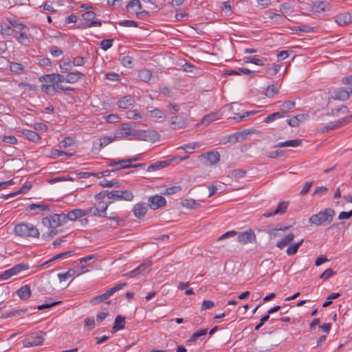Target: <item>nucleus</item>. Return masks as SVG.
I'll return each instance as SVG.
<instances>
[{
  "mask_svg": "<svg viewBox=\"0 0 352 352\" xmlns=\"http://www.w3.org/2000/svg\"><path fill=\"white\" fill-rule=\"evenodd\" d=\"M302 242L303 239H301L299 242L289 246L286 250L287 255L292 256L295 254L297 252L300 246L302 245Z\"/></svg>",
  "mask_w": 352,
  "mask_h": 352,
  "instance_id": "4c0bfd02",
  "label": "nucleus"
},
{
  "mask_svg": "<svg viewBox=\"0 0 352 352\" xmlns=\"http://www.w3.org/2000/svg\"><path fill=\"white\" fill-rule=\"evenodd\" d=\"M148 207L146 204L138 203L133 207V212L135 217L138 219L142 218L146 213Z\"/></svg>",
  "mask_w": 352,
  "mask_h": 352,
  "instance_id": "dca6fc26",
  "label": "nucleus"
},
{
  "mask_svg": "<svg viewBox=\"0 0 352 352\" xmlns=\"http://www.w3.org/2000/svg\"><path fill=\"white\" fill-rule=\"evenodd\" d=\"M218 118V116H217V113H210V114H208L206 116H205L202 120H201V122L203 124H208L209 123L217 120Z\"/></svg>",
  "mask_w": 352,
  "mask_h": 352,
  "instance_id": "79ce46f5",
  "label": "nucleus"
},
{
  "mask_svg": "<svg viewBox=\"0 0 352 352\" xmlns=\"http://www.w3.org/2000/svg\"><path fill=\"white\" fill-rule=\"evenodd\" d=\"M50 52L54 57L60 56L63 54V52L57 46H52L50 49Z\"/></svg>",
  "mask_w": 352,
  "mask_h": 352,
  "instance_id": "4d7b16f0",
  "label": "nucleus"
},
{
  "mask_svg": "<svg viewBox=\"0 0 352 352\" xmlns=\"http://www.w3.org/2000/svg\"><path fill=\"white\" fill-rule=\"evenodd\" d=\"M116 140H117V138H116V135H115L112 138L104 137V138H103L102 139L100 140V148L106 146L109 143H111V142H113V141H114Z\"/></svg>",
  "mask_w": 352,
  "mask_h": 352,
  "instance_id": "13d9d810",
  "label": "nucleus"
},
{
  "mask_svg": "<svg viewBox=\"0 0 352 352\" xmlns=\"http://www.w3.org/2000/svg\"><path fill=\"white\" fill-rule=\"evenodd\" d=\"M133 129L129 123H122L120 126V129L115 133L116 138L121 139L124 138L127 140H132L131 133Z\"/></svg>",
  "mask_w": 352,
  "mask_h": 352,
  "instance_id": "1a4fd4ad",
  "label": "nucleus"
},
{
  "mask_svg": "<svg viewBox=\"0 0 352 352\" xmlns=\"http://www.w3.org/2000/svg\"><path fill=\"white\" fill-rule=\"evenodd\" d=\"M74 67L73 60H70L69 59H65L61 64H60V68L62 73L67 72L68 70L72 69Z\"/></svg>",
  "mask_w": 352,
  "mask_h": 352,
  "instance_id": "e433bc0d",
  "label": "nucleus"
},
{
  "mask_svg": "<svg viewBox=\"0 0 352 352\" xmlns=\"http://www.w3.org/2000/svg\"><path fill=\"white\" fill-rule=\"evenodd\" d=\"M27 30H22L21 32H16L15 38L16 41L21 45H28L30 43V39L29 38Z\"/></svg>",
  "mask_w": 352,
  "mask_h": 352,
  "instance_id": "6ab92c4d",
  "label": "nucleus"
},
{
  "mask_svg": "<svg viewBox=\"0 0 352 352\" xmlns=\"http://www.w3.org/2000/svg\"><path fill=\"white\" fill-rule=\"evenodd\" d=\"M85 74L80 72H68L67 74V82L73 84L78 82Z\"/></svg>",
  "mask_w": 352,
  "mask_h": 352,
  "instance_id": "412c9836",
  "label": "nucleus"
},
{
  "mask_svg": "<svg viewBox=\"0 0 352 352\" xmlns=\"http://www.w3.org/2000/svg\"><path fill=\"white\" fill-rule=\"evenodd\" d=\"M278 93V89L274 85H269L265 89V95L268 98H272Z\"/></svg>",
  "mask_w": 352,
  "mask_h": 352,
  "instance_id": "c03bdc74",
  "label": "nucleus"
},
{
  "mask_svg": "<svg viewBox=\"0 0 352 352\" xmlns=\"http://www.w3.org/2000/svg\"><path fill=\"white\" fill-rule=\"evenodd\" d=\"M181 204L184 207H186L189 209H196L201 207V204L192 199H183L181 202Z\"/></svg>",
  "mask_w": 352,
  "mask_h": 352,
  "instance_id": "5701e85b",
  "label": "nucleus"
},
{
  "mask_svg": "<svg viewBox=\"0 0 352 352\" xmlns=\"http://www.w3.org/2000/svg\"><path fill=\"white\" fill-rule=\"evenodd\" d=\"M168 165V162L166 161H160L157 162L154 164H152L149 165L147 168V170L148 172L156 170L158 169H160L162 168H164Z\"/></svg>",
  "mask_w": 352,
  "mask_h": 352,
  "instance_id": "c9c22d12",
  "label": "nucleus"
},
{
  "mask_svg": "<svg viewBox=\"0 0 352 352\" xmlns=\"http://www.w3.org/2000/svg\"><path fill=\"white\" fill-rule=\"evenodd\" d=\"M27 209L28 210H36L35 212L37 214L38 211H43V210H50V206L47 205H43V204H30Z\"/></svg>",
  "mask_w": 352,
  "mask_h": 352,
  "instance_id": "72a5a7b5",
  "label": "nucleus"
},
{
  "mask_svg": "<svg viewBox=\"0 0 352 352\" xmlns=\"http://www.w3.org/2000/svg\"><path fill=\"white\" fill-rule=\"evenodd\" d=\"M181 190H182V188L180 186H172V187H170V188H167L165 190V192H164V195H174V194L179 192Z\"/></svg>",
  "mask_w": 352,
  "mask_h": 352,
  "instance_id": "5fc2aeb1",
  "label": "nucleus"
},
{
  "mask_svg": "<svg viewBox=\"0 0 352 352\" xmlns=\"http://www.w3.org/2000/svg\"><path fill=\"white\" fill-rule=\"evenodd\" d=\"M285 151H282V150H276V151H271L268 154V157L270 158H276L278 157L285 156Z\"/></svg>",
  "mask_w": 352,
  "mask_h": 352,
  "instance_id": "338daca9",
  "label": "nucleus"
},
{
  "mask_svg": "<svg viewBox=\"0 0 352 352\" xmlns=\"http://www.w3.org/2000/svg\"><path fill=\"white\" fill-rule=\"evenodd\" d=\"M125 320L124 318L121 316H118L114 322V325L112 328L113 332H116L119 330L124 328Z\"/></svg>",
  "mask_w": 352,
  "mask_h": 352,
  "instance_id": "c85d7f7f",
  "label": "nucleus"
},
{
  "mask_svg": "<svg viewBox=\"0 0 352 352\" xmlns=\"http://www.w3.org/2000/svg\"><path fill=\"white\" fill-rule=\"evenodd\" d=\"M199 158H204L208 162V165H214L220 160V155L216 151H209L199 156Z\"/></svg>",
  "mask_w": 352,
  "mask_h": 352,
  "instance_id": "f8f14e48",
  "label": "nucleus"
},
{
  "mask_svg": "<svg viewBox=\"0 0 352 352\" xmlns=\"http://www.w3.org/2000/svg\"><path fill=\"white\" fill-rule=\"evenodd\" d=\"M41 89L43 92H45V94H47L48 95H50V96L55 95V93H54V89H52V87L51 86V85L50 83L47 85H45V84L41 85Z\"/></svg>",
  "mask_w": 352,
  "mask_h": 352,
  "instance_id": "603ef678",
  "label": "nucleus"
},
{
  "mask_svg": "<svg viewBox=\"0 0 352 352\" xmlns=\"http://www.w3.org/2000/svg\"><path fill=\"white\" fill-rule=\"evenodd\" d=\"M96 14L93 11H87L82 14L83 19L87 21H90V22L83 23L81 25V28H87L91 27H100L102 23L100 21H94Z\"/></svg>",
  "mask_w": 352,
  "mask_h": 352,
  "instance_id": "0eeeda50",
  "label": "nucleus"
},
{
  "mask_svg": "<svg viewBox=\"0 0 352 352\" xmlns=\"http://www.w3.org/2000/svg\"><path fill=\"white\" fill-rule=\"evenodd\" d=\"M0 32L3 35L10 36L13 34L14 30L7 24L1 25Z\"/></svg>",
  "mask_w": 352,
  "mask_h": 352,
  "instance_id": "de8ad7c7",
  "label": "nucleus"
},
{
  "mask_svg": "<svg viewBox=\"0 0 352 352\" xmlns=\"http://www.w3.org/2000/svg\"><path fill=\"white\" fill-rule=\"evenodd\" d=\"M39 81L41 82H46L47 83H50L51 86L52 87V89H54V93L57 94L60 91H74L75 89L69 87H65L63 85L56 82V79L52 78L50 75L46 74L44 76H42L39 77Z\"/></svg>",
  "mask_w": 352,
  "mask_h": 352,
  "instance_id": "39448f33",
  "label": "nucleus"
},
{
  "mask_svg": "<svg viewBox=\"0 0 352 352\" xmlns=\"http://www.w3.org/2000/svg\"><path fill=\"white\" fill-rule=\"evenodd\" d=\"M335 21L339 26H343L350 23L352 17L349 12L340 13L335 16Z\"/></svg>",
  "mask_w": 352,
  "mask_h": 352,
  "instance_id": "2eb2a0df",
  "label": "nucleus"
},
{
  "mask_svg": "<svg viewBox=\"0 0 352 352\" xmlns=\"http://www.w3.org/2000/svg\"><path fill=\"white\" fill-rule=\"evenodd\" d=\"M148 204L151 209L157 210L164 206L166 204V201L164 197L155 195L148 198Z\"/></svg>",
  "mask_w": 352,
  "mask_h": 352,
  "instance_id": "ddd939ff",
  "label": "nucleus"
},
{
  "mask_svg": "<svg viewBox=\"0 0 352 352\" xmlns=\"http://www.w3.org/2000/svg\"><path fill=\"white\" fill-rule=\"evenodd\" d=\"M245 63H250L256 65H263V60L254 57H245L244 58Z\"/></svg>",
  "mask_w": 352,
  "mask_h": 352,
  "instance_id": "09e8293b",
  "label": "nucleus"
},
{
  "mask_svg": "<svg viewBox=\"0 0 352 352\" xmlns=\"http://www.w3.org/2000/svg\"><path fill=\"white\" fill-rule=\"evenodd\" d=\"M350 94H352V87H349L347 89H338L334 91L333 98L335 100H346L349 98Z\"/></svg>",
  "mask_w": 352,
  "mask_h": 352,
  "instance_id": "4468645a",
  "label": "nucleus"
},
{
  "mask_svg": "<svg viewBox=\"0 0 352 352\" xmlns=\"http://www.w3.org/2000/svg\"><path fill=\"white\" fill-rule=\"evenodd\" d=\"M126 116L129 119L137 120L141 118V116L138 113V110L128 111H126Z\"/></svg>",
  "mask_w": 352,
  "mask_h": 352,
  "instance_id": "864d4df0",
  "label": "nucleus"
},
{
  "mask_svg": "<svg viewBox=\"0 0 352 352\" xmlns=\"http://www.w3.org/2000/svg\"><path fill=\"white\" fill-rule=\"evenodd\" d=\"M294 238V234L291 233L286 236H285L283 239H282L280 241L277 242L276 246L280 249H283L285 247H286L287 245H289Z\"/></svg>",
  "mask_w": 352,
  "mask_h": 352,
  "instance_id": "cd10ccee",
  "label": "nucleus"
},
{
  "mask_svg": "<svg viewBox=\"0 0 352 352\" xmlns=\"http://www.w3.org/2000/svg\"><path fill=\"white\" fill-rule=\"evenodd\" d=\"M133 195L129 190H112L109 196V199L131 201Z\"/></svg>",
  "mask_w": 352,
  "mask_h": 352,
  "instance_id": "9b49d317",
  "label": "nucleus"
},
{
  "mask_svg": "<svg viewBox=\"0 0 352 352\" xmlns=\"http://www.w3.org/2000/svg\"><path fill=\"white\" fill-rule=\"evenodd\" d=\"M14 232L16 235L21 237H38L39 232L38 229L30 223H19L15 226Z\"/></svg>",
  "mask_w": 352,
  "mask_h": 352,
  "instance_id": "f257e3e1",
  "label": "nucleus"
},
{
  "mask_svg": "<svg viewBox=\"0 0 352 352\" xmlns=\"http://www.w3.org/2000/svg\"><path fill=\"white\" fill-rule=\"evenodd\" d=\"M246 174V171L243 169H236L232 170V176L234 178H242Z\"/></svg>",
  "mask_w": 352,
  "mask_h": 352,
  "instance_id": "680f3d73",
  "label": "nucleus"
},
{
  "mask_svg": "<svg viewBox=\"0 0 352 352\" xmlns=\"http://www.w3.org/2000/svg\"><path fill=\"white\" fill-rule=\"evenodd\" d=\"M16 293L21 299L26 300L31 296V289L28 285H25L19 288Z\"/></svg>",
  "mask_w": 352,
  "mask_h": 352,
  "instance_id": "4be33fe9",
  "label": "nucleus"
},
{
  "mask_svg": "<svg viewBox=\"0 0 352 352\" xmlns=\"http://www.w3.org/2000/svg\"><path fill=\"white\" fill-rule=\"evenodd\" d=\"M296 103L292 100H287L283 102V104L280 106V109L281 112H283L285 116H287V111L295 107Z\"/></svg>",
  "mask_w": 352,
  "mask_h": 352,
  "instance_id": "2f4dec72",
  "label": "nucleus"
},
{
  "mask_svg": "<svg viewBox=\"0 0 352 352\" xmlns=\"http://www.w3.org/2000/svg\"><path fill=\"white\" fill-rule=\"evenodd\" d=\"M214 306V303L212 300H204L201 307V311L210 309Z\"/></svg>",
  "mask_w": 352,
  "mask_h": 352,
  "instance_id": "0e129e2a",
  "label": "nucleus"
},
{
  "mask_svg": "<svg viewBox=\"0 0 352 352\" xmlns=\"http://www.w3.org/2000/svg\"><path fill=\"white\" fill-rule=\"evenodd\" d=\"M2 141L10 144H15L17 142L16 138L12 135L3 136Z\"/></svg>",
  "mask_w": 352,
  "mask_h": 352,
  "instance_id": "69168bd1",
  "label": "nucleus"
},
{
  "mask_svg": "<svg viewBox=\"0 0 352 352\" xmlns=\"http://www.w3.org/2000/svg\"><path fill=\"white\" fill-rule=\"evenodd\" d=\"M10 23L14 28L18 29L19 32L24 30H28L25 25L22 23L17 22L16 21H10Z\"/></svg>",
  "mask_w": 352,
  "mask_h": 352,
  "instance_id": "bf43d9fd",
  "label": "nucleus"
},
{
  "mask_svg": "<svg viewBox=\"0 0 352 352\" xmlns=\"http://www.w3.org/2000/svg\"><path fill=\"white\" fill-rule=\"evenodd\" d=\"M45 336L46 333L43 331L34 332L28 335L23 341L24 347L28 348L41 345Z\"/></svg>",
  "mask_w": 352,
  "mask_h": 352,
  "instance_id": "20e7f679",
  "label": "nucleus"
},
{
  "mask_svg": "<svg viewBox=\"0 0 352 352\" xmlns=\"http://www.w3.org/2000/svg\"><path fill=\"white\" fill-rule=\"evenodd\" d=\"M83 217V212L80 209H74L65 214V217L67 221H74L78 218Z\"/></svg>",
  "mask_w": 352,
  "mask_h": 352,
  "instance_id": "b1692460",
  "label": "nucleus"
},
{
  "mask_svg": "<svg viewBox=\"0 0 352 352\" xmlns=\"http://www.w3.org/2000/svg\"><path fill=\"white\" fill-rule=\"evenodd\" d=\"M280 68V66L279 65L274 64V65H272V67H268L267 69L266 72L269 75L273 76V75L276 74L279 71Z\"/></svg>",
  "mask_w": 352,
  "mask_h": 352,
  "instance_id": "e2e57ef3",
  "label": "nucleus"
},
{
  "mask_svg": "<svg viewBox=\"0 0 352 352\" xmlns=\"http://www.w3.org/2000/svg\"><path fill=\"white\" fill-rule=\"evenodd\" d=\"M302 144V140L300 139H294V140H290L286 141V147L287 146H292V147H296L300 146Z\"/></svg>",
  "mask_w": 352,
  "mask_h": 352,
  "instance_id": "774afa93",
  "label": "nucleus"
},
{
  "mask_svg": "<svg viewBox=\"0 0 352 352\" xmlns=\"http://www.w3.org/2000/svg\"><path fill=\"white\" fill-rule=\"evenodd\" d=\"M132 57L129 56H123L120 58L122 65L129 68L132 67Z\"/></svg>",
  "mask_w": 352,
  "mask_h": 352,
  "instance_id": "49530a36",
  "label": "nucleus"
},
{
  "mask_svg": "<svg viewBox=\"0 0 352 352\" xmlns=\"http://www.w3.org/2000/svg\"><path fill=\"white\" fill-rule=\"evenodd\" d=\"M52 78H54V79H56V82H58L60 84L62 85V83L63 82H67V75L64 76L63 74H50Z\"/></svg>",
  "mask_w": 352,
  "mask_h": 352,
  "instance_id": "3c124183",
  "label": "nucleus"
},
{
  "mask_svg": "<svg viewBox=\"0 0 352 352\" xmlns=\"http://www.w3.org/2000/svg\"><path fill=\"white\" fill-rule=\"evenodd\" d=\"M150 116L151 118H165L166 114L163 111H162L157 108H155V109L150 111Z\"/></svg>",
  "mask_w": 352,
  "mask_h": 352,
  "instance_id": "a18cd8bd",
  "label": "nucleus"
},
{
  "mask_svg": "<svg viewBox=\"0 0 352 352\" xmlns=\"http://www.w3.org/2000/svg\"><path fill=\"white\" fill-rule=\"evenodd\" d=\"M138 77L142 81L148 82L152 77V72L147 69H140Z\"/></svg>",
  "mask_w": 352,
  "mask_h": 352,
  "instance_id": "393cba45",
  "label": "nucleus"
},
{
  "mask_svg": "<svg viewBox=\"0 0 352 352\" xmlns=\"http://www.w3.org/2000/svg\"><path fill=\"white\" fill-rule=\"evenodd\" d=\"M284 117H285L284 113L281 112V111H277V112L273 113L267 116L264 119V122L266 123H270V122L274 121L275 120H277V119H279L281 118H284Z\"/></svg>",
  "mask_w": 352,
  "mask_h": 352,
  "instance_id": "473e14b6",
  "label": "nucleus"
},
{
  "mask_svg": "<svg viewBox=\"0 0 352 352\" xmlns=\"http://www.w3.org/2000/svg\"><path fill=\"white\" fill-rule=\"evenodd\" d=\"M197 146V143L191 142L178 148V149H183L187 153H192L195 148Z\"/></svg>",
  "mask_w": 352,
  "mask_h": 352,
  "instance_id": "a19ab883",
  "label": "nucleus"
},
{
  "mask_svg": "<svg viewBox=\"0 0 352 352\" xmlns=\"http://www.w3.org/2000/svg\"><path fill=\"white\" fill-rule=\"evenodd\" d=\"M287 206H288L287 202H285V201L280 202L278 205L277 208H276V210L274 211H273L272 212H265L263 214V216L265 217H272L273 215L278 214H282L284 212H285V211L287 208Z\"/></svg>",
  "mask_w": 352,
  "mask_h": 352,
  "instance_id": "a211bd4d",
  "label": "nucleus"
},
{
  "mask_svg": "<svg viewBox=\"0 0 352 352\" xmlns=\"http://www.w3.org/2000/svg\"><path fill=\"white\" fill-rule=\"evenodd\" d=\"M134 103L135 99L130 95L122 97L117 102L118 107L120 109H127L128 107L133 106Z\"/></svg>",
  "mask_w": 352,
  "mask_h": 352,
  "instance_id": "f3484780",
  "label": "nucleus"
},
{
  "mask_svg": "<svg viewBox=\"0 0 352 352\" xmlns=\"http://www.w3.org/2000/svg\"><path fill=\"white\" fill-rule=\"evenodd\" d=\"M170 124L174 129L184 128L186 125L184 120L178 116H175L171 118Z\"/></svg>",
  "mask_w": 352,
  "mask_h": 352,
  "instance_id": "a878e982",
  "label": "nucleus"
},
{
  "mask_svg": "<svg viewBox=\"0 0 352 352\" xmlns=\"http://www.w3.org/2000/svg\"><path fill=\"white\" fill-rule=\"evenodd\" d=\"M118 165L120 166V168L126 169L129 168H137L144 166V164H130L129 158L122 159L118 160Z\"/></svg>",
  "mask_w": 352,
  "mask_h": 352,
  "instance_id": "bb28decb",
  "label": "nucleus"
},
{
  "mask_svg": "<svg viewBox=\"0 0 352 352\" xmlns=\"http://www.w3.org/2000/svg\"><path fill=\"white\" fill-rule=\"evenodd\" d=\"M119 25L120 26H124V27H135V28H136L138 26V23L135 21H132V20H126V21L120 22Z\"/></svg>",
  "mask_w": 352,
  "mask_h": 352,
  "instance_id": "052dcab7",
  "label": "nucleus"
},
{
  "mask_svg": "<svg viewBox=\"0 0 352 352\" xmlns=\"http://www.w3.org/2000/svg\"><path fill=\"white\" fill-rule=\"evenodd\" d=\"M288 229V227L285 226L284 228H275L270 230L268 234L271 238H275L279 236V231L283 230L285 231Z\"/></svg>",
  "mask_w": 352,
  "mask_h": 352,
  "instance_id": "6e6d98bb",
  "label": "nucleus"
},
{
  "mask_svg": "<svg viewBox=\"0 0 352 352\" xmlns=\"http://www.w3.org/2000/svg\"><path fill=\"white\" fill-rule=\"evenodd\" d=\"M208 332L207 329H201L197 332H195L188 339V342H195L197 339L201 336H205Z\"/></svg>",
  "mask_w": 352,
  "mask_h": 352,
  "instance_id": "ea45409f",
  "label": "nucleus"
},
{
  "mask_svg": "<svg viewBox=\"0 0 352 352\" xmlns=\"http://www.w3.org/2000/svg\"><path fill=\"white\" fill-rule=\"evenodd\" d=\"M67 221L65 214H54L42 219L43 224L51 228H56Z\"/></svg>",
  "mask_w": 352,
  "mask_h": 352,
  "instance_id": "7ed1b4c3",
  "label": "nucleus"
},
{
  "mask_svg": "<svg viewBox=\"0 0 352 352\" xmlns=\"http://www.w3.org/2000/svg\"><path fill=\"white\" fill-rule=\"evenodd\" d=\"M237 239L239 243L247 244L256 242V236L254 232L249 229L248 230L239 233Z\"/></svg>",
  "mask_w": 352,
  "mask_h": 352,
  "instance_id": "6e6552de",
  "label": "nucleus"
},
{
  "mask_svg": "<svg viewBox=\"0 0 352 352\" xmlns=\"http://www.w3.org/2000/svg\"><path fill=\"white\" fill-rule=\"evenodd\" d=\"M23 133L29 140L33 142H37L41 138L39 135L34 131L24 130Z\"/></svg>",
  "mask_w": 352,
  "mask_h": 352,
  "instance_id": "7c9ffc66",
  "label": "nucleus"
},
{
  "mask_svg": "<svg viewBox=\"0 0 352 352\" xmlns=\"http://www.w3.org/2000/svg\"><path fill=\"white\" fill-rule=\"evenodd\" d=\"M330 217V211L329 209H325L316 214H313L309 218V221L317 226L323 224Z\"/></svg>",
  "mask_w": 352,
  "mask_h": 352,
  "instance_id": "9d476101",
  "label": "nucleus"
},
{
  "mask_svg": "<svg viewBox=\"0 0 352 352\" xmlns=\"http://www.w3.org/2000/svg\"><path fill=\"white\" fill-rule=\"evenodd\" d=\"M112 44H113L112 39H104L100 42V46L103 50L107 51V50H109V48H111L112 47Z\"/></svg>",
  "mask_w": 352,
  "mask_h": 352,
  "instance_id": "8fccbe9b",
  "label": "nucleus"
},
{
  "mask_svg": "<svg viewBox=\"0 0 352 352\" xmlns=\"http://www.w3.org/2000/svg\"><path fill=\"white\" fill-rule=\"evenodd\" d=\"M151 260L148 259L147 261L142 263L138 267H136V270H138L139 274H145L149 272L151 270Z\"/></svg>",
  "mask_w": 352,
  "mask_h": 352,
  "instance_id": "c756f323",
  "label": "nucleus"
},
{
  "mask_svg": "<svg viewBox=\"0 0 352 352\" xmlns=\"http://www.w3.org/2000/svg\"><path fill=\"white\" fill-rule=\"evenodd\" d=\"M132 140L155 142L159 140L160 134L153 130H135L133 129Z\"/></svg>",
  "mask_w": 352,
  "mask_h": 352,
  "instance_id": "f03ea898",
  "label": "nucleus"
},
{
  "mask_svg": "<svg viewBox=\"0 0 352 352\" xmlns=\"http://www.w3.org/2000/svg\"><path fill=\"white\" fill-rule=\"evenodd\" d=\"M24 68V66L19 63L12 62L10 64V71L17 74H21L23 72Z\"/></svg>",
  "mask_w": 352,
  "mask_h": 352,
  "instance_id": "f704fd0d",
  "label": "nucleus"
},
{
  "mask_svg": "<svg viewBox=\"0 0 352 352\" xmlns=\"http://www.w3.org/2000/svg\"><path fill=\"white\" fill-rule=\"evenodd\" d=\"M109 297V294L106 292L105 293L94 298L91 302L93 305H96L108 299Z\"/></svg>",
  "mask_w": 352,
  "mask_h": 352,
  "instance_id": "37998d69",
  "label": "nucleus"
},
{
  "mask_svg": "<svg viewBox=\"0 0 352 352\" xmlns=\"http://www.w3.org/2000/svg\"><path fill=\"white\" fill-rule=\"evenodd\" d=\"M142 8V5L140 2V0H131L129 3L126 6V10L128 12H135V10H141Z\"/></svg>",
  "mask_w": 352,
  "mask_h": 352,
  "instance_id": "aec40b11",
  "label": "nucleus"
},
{
  "mask_svg": "<svg viewBox=\"0 0 352 352\" xmlns=\"http://www.w3.org/2000/svg\"><path fill=\"white\" fill-rule=\"evenodd\" d=\"M29 268V265L26 263H20L14 265L10 269H8L6 271H4L1 275H0V279L1 280H8L10 277H12L14 275L17 274L21 271L28 270Z\"/></svg>",
  "mask_w": 352,
  "mask_h": 352,
  "instance_id": "423d86ee",
  "label": "nucleus"
},
{
  "mask_svg": "<svg viewBox=\"0 0 352 352\" xmlns=\"http://www.w3.org/2000/svg\"><path fill=\"white\" fill-rule=\"evenodd\" d=\"M76 275V271L74 269H69L64 274H58V276L60 282L66 280L68 278Z\"/></svg>",
  "mask_w": 352,
  "mask_h": 352,
  "instance_id": "58836bf2",
  "label": "nucleus"
}]
</instances>
